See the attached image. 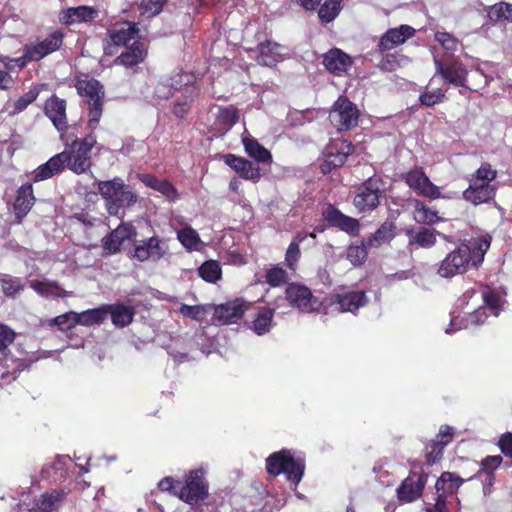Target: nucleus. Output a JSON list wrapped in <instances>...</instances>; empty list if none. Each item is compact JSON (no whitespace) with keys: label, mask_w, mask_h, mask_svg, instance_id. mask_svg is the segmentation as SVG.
<instances>
[{"label":"nucleus","mask_w":512,"mask_h":512,"mask_svg":"<svg viewBox=\"0 0 512 512\" xmlns=\"http://www.w3.org/2000/svg\"><path fill=\"white\" fill-rule=\"evenodd\" d=\"M224 161L244 179L257 181L260 178L259 168L242 157L227 154L224 156Z\"/></svg>","instance_id":"nucleus-20"},{"label":"nucleus","mask_w":512,"mask_h":512,"mask_svg":"<svg viewBox=\"0 0 512 512\" xmlns=\"http://www.w3.org/2000/svg\"><path fill=\"white\" fill-rule=\"evenodd\" d=\"M200 277L210 283H216L221 278V267L217 261L204 262L198 269Z\"/></svg>","instance_id":"nucleus-45"},{"label":"nucleus","mask_w":512,"mask_h":512,"mask_svg":"<svg viewBox=\"0 0 512 512\" xmlns=\"http://www.w3.org/2000/svg\"><path fill=\"white\" fill-rule=\"evenodd\" d=\"M415 33V29L408 25H401L398 28L389 29L381 38L379 47L383 51L391 50L394 47L403 44L407 39L411 38Z\"/></svg>","instance_id":"nucleus-18"},{"label":"nucleus","mask_w":512,"mask_h":512,"mask_svg":"<svg viewBox=\"0 0 512 512\" xmlns=\"http://www.w3.org/2000/svg\"><path fill=\"white\" fill-rule=\"evenodd\" d=\"M238 119V112L232 107L219 110L218 120L224 125L225 130H229Z\"/></svg>","instance_id":"nucleus-51"},{"label":"nucleus","mask_w":512,"mask_h":512,"mask_svg":"<svg viewBox=\"0 0 512 512\" xmlns=\"http://www.w3.org/2000/svg\"><path fill=\"white\" fill-rule=\"evenodd\" d=\"M370 247L367 242L363 241L360 245H350L346 252V258L354 266H360L364 263L367 257V251Z\"/></svg>","instance_id":"nucleus-49"},{"label":"nucleus","mask_w":512,"mask_h":512,"mask_svg":"<svg viewBox=\"0 0 512 512\" xmlns=\"http://www.w3.org/2000/svg\"><path fill=\"white\" fill-rule=\"evenodd\" d=\"M393 226L392 224H383L366 242L370 248H376L382 244L390 241L393 238Z\"/></svg>","instance_id":"nucleus-46"},{"label":"nucleus","mask_w":512,"mask_h":512,"mask_svg":"<svg viewBox=\"0 0 512 512\" xmlns=\"http://www.w3.org/2000/svg\"><path fill=\"white\" fill-rule=\"evenodd\" d=\"M95 143L96 140L92 135H88L81 140H75L70 150H66L69 157L67 167L77 174L86 172L91 165L90 153Z\"/></svg>","instance_id":"nucleus-6"},{"label":"nucleus","mask_w":512,"mask_h":512,"mask_svg":"<svg viewBox=\"0 0 512 512\" xmlns=\"http://www.w3.org/2000/svg\"><path fill=\"white\" fill-rule=\"evenodd\" d=\"M39 95V89L34 88L21 96L15 103L14 108L17 112L23 111L29 104L34 102Z\"/></svg>","instance_id":"nucleus-60"},{"label":"nucleus","mask_w":512,"mask_h":512,"mask_svg":"<svg viewBox=\"0 0 512 512\" xmlns=\"http://www.w3.org/2000/svg\"><path fill=\"white\" fill-rule=\"evenodd\" d=\"M407 236L409 245H417L425 249L431 248L437 241L436 231L426 227H419L416 230H408Z\"/></svg>","instance_id":"nucleus-33"},{"label":"nucleus","mask_w":512,"mask_h":512,"mask_svg":"<svg viewBox=\"0 0 512 512\" xmlns=\"http://www.w3.org/2000/svg\"><path fill=\"white\" fill-rule=\"evenodd\" d=\"M463 484V480L450 472H444L439 477L435 484V488L438 496L440 497V501H444V497L446 494L454 493L461 485Z\"/></svg>","instance_id":"nucleus-35"},{"label":"nucleus","mask_w":512,"mask_h":512,"mask_svg":"<svg viewBox=\"0 0 512 512\" xmlns=\"http://www.w3.org/2000/svg\"><path fill=\"white\" fill-rule=\"evenodd\" d=\"M15 332L5 324L0 323V353L4 352L15 340Z\"/></svg>","instance_id":"nucleus-59"},{"label":"nucleus","mask_w":512,"mask_h":512,"mask_svg":"<svg viewBox=\"0 0 512 512\" xmlns=\"http://www.w3.org/2000/svg\"><path fill=\"white\" fill-rule=\"evenodd\" d=\"M140 180L151 189L161 193L169 201H175L178 199V193L175 187L164 179H158L153 175L144 174L140 176Z\"/></svg>","instance_id":"nucleus-32"},{"label":"nucleus","mask_w":512,"mask_h":512,"mask_svg":"<svg viewBox=\"0 0 512 512\" xmlns=\"http://www.w3.org/2000/svg\"><path fill=\"white\" fill-rule=\"evenodd\" d=\"M76 312L70 311L63 315H59L53 319V323L60 327L61 330H69L78 324Z\"/></svg>","instance_id":"nucleus-53"},{"label":"nucleus","mask_w":512,"mask_h":512,"mask_svg":"<svg viewBox=\"0 0 512 512\" xmlns=\"http://www.w3.org/2000/svg\"><path fill=\"white\" fill-rule=\"evenodd\" d=\"M145 56L146 49L143 43L134 41L131 46L126 47V50L117 57L115 62L126 67H132L141 63Z\"/></svg>","instance_id":"nucleus-30"},{"label":"nucleus","mask_w":512,"mask_h":512,"mask_svg":"<svg viewBox=\"0 0 512 512\" xmlns=\"http://www.w3.org/2000/svg\"><path fill=\"white\" fill-rule=\"evenodd\" d=\"M274 310L270 308L259 311L252 321L251 329L257 335H263L273 327Z\"/></svg>","instance_id":"nucleus-37"},{"label":"nucleus","mask_w":512,"mask_h":512,"mask_svg":"<svg viewBox=\"0 0 512 512\" xmlns=\"http://www.w3.org/2000/svg\"><path fill=\"white\" fill-rule=\"evenodd\" d=\"M78 324L83 326H91L102 323L108 316L106 307H99L86 310L82 313H76Z\"/></svg>","instance_id":"nucleus-39"},{"label":"nucleus","mask_w":512,"mask_h":512,"mask_svg":"<svg viewBox=\"0 0 512 512\" xmlns=\"http://www.w3.org/2000/svg\"><path fill=\"white\" fill-rule=\"evenodd\" d=\"M158 487L161 491H169L178 497L180 481H174L171 477H165L159 482Z\"/></svg>","instance_id":"nucleus-63"},{"label":"nucleus","mask_w":512,"mask_h":512,"mask_svg":"<svg viewBox=\"0 0 512 512\" xmlns=\"http://www.w3.org/2000/svg\"><path fill=\"white\" fill-rule=\"evenodd\" d=\"M67 161H69L67 151L56 154L34 172V180L43 181L51 178L67 167Z\"/></svg>","instance_id":"nucleus-19"},{"label":"nucleus","mask_w":512,"mask_h":512,"mask_svg":"<svg viewBox=\"0 0 512 512\" xmlns=\"http://www.w3.org/2000/svg\"><path fill=\"white\" fill-rule=\"evenodd\" d=\"M183 316L189 317L194 320H200L206 314V308L202 305H186L182 304L179 309Z\"/></svg>","instance_id":"nucleus-56"},{"label":"nucleus","mask_w":512,"mask_h":512,"mask_svg":"<svg viewBox=\"0 0 512 512\" xmlns=\"http://www.w3.org/2000/svg\"><path fill=\"white\" fill-rule=\"evenodd\" d=\"M341 0H327L319 9L318 15L322 21L331 22L340 12Z\"/></svg>","instance_id":"nucleus-50"},{"label":"nucleus","mask_w":512,"mask_h":512,"mask_svg":"<svg viewBox=\"0 0 512 512\" xmlns=\"http://www.w3.org/2000/svg\"><path fill=\"white\" fill-rule=\"evenodd\" d=\"M453 432L452 427L444 425L440 427L439 433L437 434L434 441H436L441 447H445L452 441Z\"/></svg>","instance_id":"nucleus-62"},{"label":"nucleus","mask_w":512,"mask_h":512,"mask_svg":"<svg viewBox=\"0 0 512 512\" xmlns=\"http://www.w3.org/2000/svg\"><path fill=\"white\" fill-rule=\"evenodd\" d=\"M13 63L22 68L26 62L22 58L13 60L0 59V89H8L12 86L13 78L10 73L14 66Z\"/></svg>","instance_id":"nucleus-41"},{"label":"nucleus","mask_w":512,"mask_h":512,"mask_svg":"<svg viewBox=\"0 0 512 512\" xmlns=\"http://www.w3.org/2000/svg\"><path fill=\"white\" fill-rule=\"evenodd\" d=\"M323 65L329 72L336 75H343L350 69L352 59L348 54L335 48L324 55Z\"/></svg>","instance_id":"nucleus-17"},{"label":"nucleus","mask_w":512,"mask_h":512,"mask_svg":"<svg viewBox=\"0 0 512 512\" xmlns=\"http://www.w3.org/2000/svg\"><path fill=\"white\" fill-rule=\"evenodd\" d=\"M62 45V34L53 32L42 41H37L25 46L24 57L28 61H39L48 54L56 51Z\"/></svg>","instance_id":"nucleus-11"},{"label":"nucleus","mask_w":512,"mask_h":512,"mask_svg":"<svg viewBox=\"0 0 512 512\" xmlns=\"http://www.w3.org/2000/svg\"><path fill=\"white\" fill-rule=\"evenodd\" d=\"M179 241L188 250H199L201 247V240L196 230L191 227H184L177 233Z\"/></svg>","instance_id":"nucleus-44"},{"label":"nucleus","mask_w":512,"mask_h":512,"mask_svg":"<svg viewBox=\"0 0 512 512\" xmlns=\"http://www.w3.org/2000/svg\"><path fill=\"white\" fill-rule=\"evenodd\" d=\"M445 95L440 89L424 92L420 95L419 100L425 106H433L443 101Z\"/></svg>","instance_id":"nucleus-58"},{"label":"nucleus","mask_w":512,"mask_h":512,"mask_svg":"<svg viewBox=\"0 0 512 512\" xmlns=\"http://www.w3.org/2000/svg\"><path fill=\"white\" fill-rule=\"evenodd\" d=\"M305 235L297 234L294 240L290 243L285 254V262L291 270H295L296 264L300 258L299 245L304 241Z\"/></svg>","instance_id":"nucleus-48"},{"label":"nucleus","mask_w":512,"mask_h":512,"mask_svg":"<svg viewBox=\"0 0 512 512\" xmlns=\"http://www.w3.org/2000/svg\"><path fill=\"white\" fill-rule=\"evenodd\" d=\"M166 0H142V14L147 17H153L159 14Z\"/></svg>","instance_id":"nucleus-54"},{"label":"nucleus","mask_w":512,"mask_h":512,"mask_svg":"<svg viewBox=\"0 0 512 512\" xmlns=\"http://www.w3.org/2000/svg\"><path fill=\"white\" fill-rule=\"evenodd\" d=\"M435 39L447 51H455L459 44V41L447 32H437Z\"/></svg>","instance_id":"nucleus-57"},{"label":"nucleus","mask_w":512,"mask_h":512,"mask_svg":"<svg viewBox=\"0 0 512 512\" xmlns=\"http://www.w3.org/2000/svg\"><path fill=\"white\" fill-rule=\"evenodd\" d=\"M168 253L167 243L158 238L151 237L147 240L142 241L135 247L134 257L139 261H158Z\"/></svg>","instance_id":"nucleus-12"},{"label":"nucleus","mask_w":512,"mask_h":512,"mask_svg":"<svg viewBox=\"0 0 512 512\" xmlns=\"http://www.w3.org/2000/svg\"><path fill=\"white\" fill-rule=\"evenodd\" d=\"M289 303L303 312H311L319 308L320 302L304 285L292 283L286 289Z\"/></svg>","instance_id":"nucleus-10"},{"label":"nucleus","mask_w":512,"mask_h":512,"mask_svg":"<svg viewBox=\"0 0 512 512\" xmlns=\"http://www.w3.org/2000/svg\"><path fill=\"white\" fill-rule=\"evenodd\" d=\"M381 181L378 178L370 177L366 180L357 191L354 198L355 207L361 211H370L375 209L379 204L382 193Z\"/></svg>","instance_id":"nucleus-9"},{"label":"nucleus","mask_w":512,"mask_h":512,"mask_svg":"<svg viewBox=\"0 0 512 512\" xmlns=\"http://www.w3.org/2000/svg\"><path fill=\"white\" fill-rule=\"evenodd\" d=\"M436 73L440 74L448 83L456 86H464L467 71L458 62L444 66L437 58H434Z\"/></svg>","instance_id":"nucleus-22"},{"label":"nucleus","mask_w":512,"mask_h":512,"mask_svg":"<svg viewBox=\"0 0 512 512\" xmlns=\"http://www.w3.org/2000/svg\"><path fill=\"white\" fill-rule=\"evenodd\" d=\"M357 107L345 97H340L329 114V120L338 130H349L358 123Z\"/></svg>","instance_id":"nucleus-7"},{"label":"nucleus","mask_w":512,"mask_h":512,"mask_svg":"<svg viewBox=\"0 0 512 512\" xmlns=\"http://www.w3.org/2000/svg\"><path fill=\"white\" fill-rule=\"evenodd\" d=\"M266 281L272 286H280L287 281V273L280 267L271 268L266 273Z\"/></svg>","instance_id":"nucleus-52"},{"label":"nucleus","mask_w":512,"mask_h":512,"mask_svg":"<svg viewBox=\"0 0 512 512\" xmlns=\"http://www.w3.org/2000/svg\"><path fill=\"white\" fill-rule=\"evenodd\" d=\"M133 235H135V231L132 225L121 224L104 239V249L109 253H115L124 240L130 239Z\"/></svg>","instance_id":"nucleus-26"},{"label":"nucleus","mask_w":512,"mask_h":512,"mask_svg":"<svg viewBox=\"0 0 512 512\" xmlns=\"http://www.w3.org/2000/svg\"><path fill=\"white\" fill-rule=\"evenodd\" d=\"M30 287L43 297H64L67 292L49 280H31Z\"/></svg>","instance_id":"nucleus-36"},{"label":"nucleus","mask_w":512,"mask_h":512,"mask_svg":"<svg viewBox=\"0 0 512 512\" xmlns=\"http://www.w3.org/2000/svg\"><path fill=\"white\" fill-rule=\"evenodd\" d=\"M497 171L488 163H483L476 172L472 175L470 182L491 185V182L496 178Z\"/></svg>","instance_id":"nucleus-47"},{"label":"nucleus","mask_w":512,"mask_h":512,"mask_svg":"<svg viewBox=\"0 0 512 512\" xmlns=\"http://www.w3.org/2000/svg\"><path fill=\"white\" fill-rule=\"evenodd\" d=\"M353 152L351 143L341 141L332 146L328 153L325 155V159L320 164L321 171L323 173H329L333 168L342 166L348 155Z\"/></svg>","instance_id":"nucleus-15"},{"label":"nucleus","mask_w":512,"mask_h":512,"mask_svg":"<svg viewBox=\"0 0 512 512\" xmlns=\"http://www.w3.org/2000/svg\"><path fill=\"white\" fill-rule=\"evenodd\" d=\"M243 145L246 153L261 163H269L271 161L270 152L260 145L255 139L250 137H243Z\"/></svg>","instance_id":"nucleus-38"},{"label":"nucleus","mask_w":512,"mask_h":512,"mask_svg":"<svg viewBox=\"0 0 512 512\" xmlns=\"http://www.w3.org/2000/svg\"><path fill=\"white\" fill-rule=\"evenodd\" d=\"M44 113L51 120L58 131L67 129L66 101L52 95L44 105Z\"/></svg>","instance_id":"nucleus-16"},{"label":"nucleus","mask_w":512,"mask_h":512,"mask_svg":"<svg viewBox=\"0 0 512 512\" xmlns=\"http://www.w3.org/2000/svg\"><path fill=\"white\" fill-rule=\"evenodd\" d=\"M304 468V461L301 458H295L290 450L275 452L266 460V469L269 474L277 476L283 473L295 485L301 481Z\"/></svg>","instance_id":"nucleus-4"},{"label":"nucleus","mask_w":512,"mask_h":512,"mask_svg":"<svg viewBox=\"0 0 512 512\" xmlns=\"http://www.w3.org/2000/svg\"><path fill=\"white\" fill-rule=\"evenodd\" d=\"M246 307L238 300L218 305L214 310V319L220 324L236 322L242 317Z\"/></svg>","instance_id":"nucleus-21"},{"label":"nucleus","mask_w":512,"mask_h":512,"mask_svg":"<svg viewBox=\"0 0 512 512\" xmlns=\"http://www.w3.org/2000/svg\"><path fill=\"white\" fill-rule=\"evenodd\" d=\"M202 468L189 471L184 480L180 481L178 498L188 504H195L207 495V484Z\"/></svg>","instance_id":"nucleus-5"},{"label":"nucleus","mask_w":512,"mask_h":512,"mask_svg":"<svg viewBox=\"0 0 512 512\" xmlns=\"http://www.w3.org/2000/svg\"><path fill=\"white\" fill-rule=\"evenodd\" d=\"M96 184L110 215H119L122 209L133 206L138 200L137 194L120 178L98 181Z\"/></svg>","instance_id":"nucleus-3"},{"label":"nucleus","mask_w":512,"mask_h":512,"mask_svg":"<svg viewBox=\"0 0 512 512\" xmlns=\"http://www.w3.org/2000/svg\"><path fill=\"white\" fill-rule=\"evenodd\" d=\"M64 496L63 491L57 490L43 493L35 500L32 510L36 512H53L58 508Z\"/></svg>","instance_id":"nucleus-34"},{"label":"nucleus","mask_w":512,"mask_h":512,"mask_svg":"<svg viewBox=\"0 0 512 512\" xmlns=\"http://www.w3.org/2000/svg\"><path fill=\"white\" fill-rule=\"evenodd\" d=\"M502 462V457L499 456V455H496V456H488L486 457L485 459H483V461L481 462V466H482V469L480 470V474L481 473H485L486 474V481L487 483L485 484L484 488H483V491H484V494L487 495L489 494L491 491H490V487L492 486L493 484V471L499 467V465L501 464Z\"/></svg>","instance_id":"nucleus-43"},{"label":"nucleus","mask_w":512,"mask_h":512,"mask_svg":"<svg viewBox=\"0 0 512 512\" xmlns=\"http://www.w3.org/2000/svg\"><path fill=\"white\" fill-rule=\"evenodd\" d=\"M89 126L91 129L97 127L102 115V101L89 104Z\"/></svg>","instance_id":"nucleus-61"},{"label":"nucleus","mask_w":512,"mask_h":512,"mask_svg":"<svg viewBox=\"0 0 512 512\" xmlns=\"http://www.w3.org/2000/svg\"><path fill=\"white\" fill-rule=\"evenodd\" d=\"M495 195L493 185H482L470 182L469 187L463 192V198L474 205L489 201Z\"/></svg>","instance_id":"nucleus-28"},{"label":"nucleus","mask_w":512,"mask_h":512,"mask_svg":"<svg viewBox=\"0 0 512 512\" xmlns=\"http://www.w3.org/2000/svg\"><path fill=\"white\" fill-rule=\"evenodd\" d=\"M443 447H441L436 441H433L430 445V450L427 451V461L430 464L436 463L442 456Z\"/></svg>","instance_id":"nucleus-64"},{"label":"nucleus","mask_w":512,"mask_h":512,"mask_svg":"<svg viewBox=\"0 0 512 512\" xmlns=\"http://www.w3.org/2000/svg\"><path fill=\"white\" fill-rule=\"evenodd\" d=\"M35 202L33 189L30 184L21 186L18 189L17 196L14 203V210L18 219H22L32 208Z\"/></svg>","instance_id":"nucleus-31"},{"label":"nucleus","mask_w":512,"mask_h":512,"mask_svg":"<svg viewBox=\"0 0 512 512\" xmlns=\"http://www.w3.org/2000/svg\"><path fill=\"white\" fill-rule=\"evenodd\" d=\"M1 286L6 296H13L23 290V285L18 278H3L1 280Z\"/></svg>","instance_id":"nucleus-55"},{"label":"nucleus","mask_w":512,"mask_h":512,"mask_svg":"<svg viewBox=\"0 0 512 512\" xmlns=\"http://www.w3.org/2000/svg\"><path fill=\"white\" fill-rule=\"evenodd\" d=\"M108 314H111L112 323L118 327H124L131 323L134 312L130 307L124 305H113L106 307Z\"/></svg>","instance_id":"nucleus-40"},{"label":"nucleus","mask_w":512,"mask_h":512,"mask_svg":"<svg viewBox=\"0 0 512 512\" xmlns=\"http://www.w3.org/2000/svg\"><path fill=\"white\" fill-rule=\"evenodd\" d=\"M406 184L418 195L430 199L452 198L451 195H443L440 188L433 184L421 168H414L405 175Z\"/></svg>","instance_id":"nucleus-8"},{"label":"nucleus","mask_w":512,"mask_h":512,"mask_svg":"<svg viewBox=\"0 0 512 512\" xmlns=\"http://www.w3.org/2000/svg\"><path fill=\"white\" fill-rule=\"evenodd\" d=\"M367 303L364 292L352 291L345 293H337L331 296L330 305L338 312L355 313L360 307Z\"/></svg>","instance_id":"nucleus-13"},{"label":"nucleus","mask_w":512,"mask_h":512,"mask_svg":"<svg viewBox=\"0 0 512 512\" xmlns=\"http://www.w3.org/2000/svg\"><path fill=\"white\" fill-rule=\"evenodd\" d=\"M259 55L257 61L264 66H274L289 56V48L273 41H266L258 45Z\"/></svg>","instance_id":"nucleus-14"},{"label":"nucleus","mask_w":512,"mask_h":512,"mask_svg":"<svg viewBox=\"0 0 512 512\" xmlns=\"http://www.w3.org/2000/svg\"><path fill=\"white\" fill-rule=\"evenodd\" d=\"M424 488V480L420 475L407 477L398 488V498L401 501L412 502L420 497Z\"/></svg>","instance_id":"nucleus-23"},{"label":"nucleus","mask_w":512,"mask_h":512,"mask_svg":"<svg viewBox=\"0 0 512 512\" xmlns=\"http://www.w3.org/2000/svg\"><path fill=\"white\" fill-rule=\"evenodd\" d=\"M459 302L466 304L469 309H474L472 312L465 313L466 316L462 318L460 327L467 329L483 323L487 318V309L492 315L498 316L504 299L489 287H482L478 291L465 292Z\"/></svg>","instance_id":"nucleus-2"},{"label":"nucleus","mask_w":512,"mask_h":512,"mask_svg":"<svg viewBox=\"0 0 512 512\" xmlns=\"http://www.w3.org/2000/svg\"><path fill=\"white\" fill-rule=\"evenodd\" d=\"M98 16V10L91 6H78L63 11L60 20L67 25L87 22Z\"/></svg>","instance_id":"nucleus-25"},{"label":"nucleus","mask_w":512,"mask_h":512,"mask_svg":"<svg viewBox=\"0 0 512 512\" xmlns=\"http://www.w3.org/2000/svg\"><path fill=\"white\" fill-rule=\"evenodd\" d=\"M491 244V236L471 238L446 255L440 261L437 275L450 279L466 273L470 268H478Z\"/></svg>","instance_id":"nucleus-1"},{"label":"nucleus","mask_w":512,"mask_h":512,"mask_svg":"<svg viewBox=\"0 0 512 512\" xmlns=\"http://www.w3.org/2000/svg\"><path fill=\"white\" fill-rule=\"evenodd\" d=\"M137 35L136 24L131 22L117 23L110 31V39L117 46L124 45L127 47L130 41H137Z\"/></svg>","instance_id":"nucleus-24"},{"label":"nucleus","mask_w":512,"mask_h":512,"mask_svg":"<svg viewBox=\"0 0 512 512\" xmlns=\"http://www.w3.org/2000/svg\"><path fill=\"white\" fill-rule=\"evenodd\" d=\"M76 87L78 93L87 99L88 104L101 102L104 97L102 86L95 79H79Z\"/></svg>","instance_id":"nucleus-29"},{"label":"nucleus","mask_w":512,"mask_h":512,"mask_svg":"<svg viewBox=\"0 0 512 512\" xmlns=\"http://www.w3.org/2000/svg\"><path fill=\"white\" fill-rule=\"evenodd\" d=\"M323 214L325 216V219L329 223H331L332 225H334L336 227H339L341 230H343L345 232L354 234V233H357V231L359 229V224H358L357 220L342 214L340 211H338L332 207H328L323 212Z\"/></svg>","instance_id":"nucleus-27"},{"label":"nucleus","mask_w":512,"mask_h":512,"mask_svg":"<svg viewBox=\"0 0 512 512\" xmlns=\"http://www.w3.org/2000/svg\"><path fill=\"white\" fill-rule=\"evenodd\" d=\"M414 220L420 224L431 225L440 220L437 212L427 207L420 200L414 201Z\"/></svg>","instance_id":"nucleus-42"}]
</instances>
